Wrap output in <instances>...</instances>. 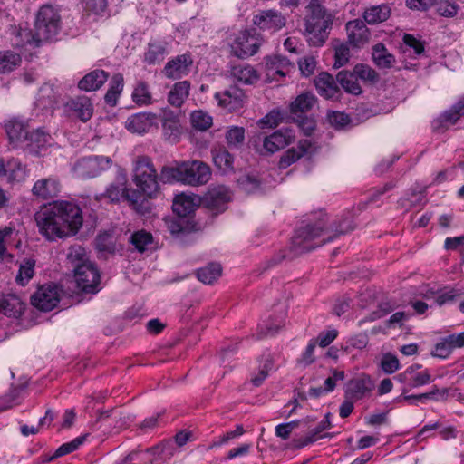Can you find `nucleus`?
<instances>
[{
  "label": "nucleus",
  "instance_id": "obj_1",
  "mask_svg": "<svg viewBox=\"0 0 464 464\" xmlns=\"http://www.w3.org/2000/svg\"><path fill=\"white\" fill-rule=\"evenodd\" d=\"M40 234L55 241L77 234L83 218L80 207L72 201L55 200L44 206L34 215Z\"/></svg>",
  "mask_w": 464,
  "mask_h": 464
},
{
  "label": "nucleus",
  "instance_id": "obj_2",
  "mask_svg": "<svg viewBox=\"0 0 464 464\" xmlns=\"http://www.w3.org/2000/svg\"><path fill=\"white\" fill-rule=\"evenodd\" d=\"M353 229L349 218L327 225V215L319 211L314 214L313 220L295 231L292 238V248L297 253L311 251Z\"/></svg>",
  "mask_w": 464,
  "mask_h": 464
},
{
  "label": "nucleus",
  "instance_id": "obj_3",
  "mask_svg": "<svg viewBox=\"0 0 464 464\" xmlns=\"http://www.w3.org/2000/svg\"><path fill=\"white\" fill-rule=\"evenodd\" d=\"M160 176L151 158L140 155L134 160L132 181L149 198H155L160 193Z\"/></svg>",
  "mask_w": 464,
  "mask_h": 464
},
{
  "label": "nucleus",
  "instance_id": "obj_4",
  "mask_svg": "<svg viewBox=\"0 0 464 464\" xmlns=\"http://www.w3.org/2000/svg\"><path fill=\"white\" fill-rule=\"evenodd\" d=\"M308 8L309 14L305 18V32L313 34L320 44H323L325 41L327 30L333 24V17L321 5L311 4Z\"/></svg>",
  "mask_w": 464,
  "mask_h": 464
},
{
  "label": "nucleus",
  "instance_id": "obj_5",
  "mask_svg": "<svg viewBox=\"0 0 464 464\" xmlns=\"http://www.w3.org/2000/svg\"><path fill=\"white\" fill-rule=\"evenodd\" d=\"M61 17L52 5H44L37 13L34 26L37 37L45 41L55 37L60 30Z\"/></svg>",
  "mask_w": 464,
  "mask_h": 464
},
{
  "label": "nucleus",
  "instance_id": "obj_6",
  "mask_svg": "<svg viewBox=\"0 0 464 464\" xmlns=\"http://www.w3.org/2000/svg\"><path fill=\"white\" fill-rule=\"evenodd\" d=\"M111 165L112 160L108 156H90L78 160L72 170L76 177L89 179L98 176Z\"/></svg>",
  "mask_w": 464,
  "mask_h": 464
},
{
  "label": "nucleus",
  "instance_id": "obj_7",
  "mask_svg": "<svg viewBox=\"0 0 464 464\" xmlns=\"http://www.w3.org/2000/svg\"><path fill=\"white\" fill-rule=\"evenodd\" d=\"M73 272L74 279L79 290L87 294H94L98 292L101 276L93 263L83 262L76 264V266L73 268Z\"/></svg>",
  "mask_w": 464,
  "mask_h": 464
},
{
  "label": "nucleus",
  "instance_id": "obj_8",
  "mask_svg": "<svg viewBox=\"0 0 464 464\" xmlns=\"http://www.w3.org/2000/svg\"><path fill=\"white\" fill-rule=\"evenodd\" d=\"M375 385L372 378L367 374H361L351 379L345 386L344 397L354 401L370 397Z\"/></svg>",
  "mask_w": 464,
  "mask_h": 464
},
{
  "label": "nucleus",
  "instance_id": "obj_9",
  "mask_svg": "<svg viewBox=\"0 0 464 464\" xmlns=\"http://www.w3.org/2000/svg\"><path fill=\"white\" fill-rule=\"evenodd\" d=\"M183 183L198 186L206 184L211 176L210 168L199 160L184 161Z\"/></svg>",
  "mask_w": 464,
  "mask_h": 464
},
{
  "label": "nucleus",
  "instance_id": "obj_10",
  "mask_svg": "<svg viewBox=\"0 0 464 464\" xmlns=\"http://www.w3.org/2000/svg\"><path fill=\"white\" fill-rule=\"evenodd\" d=\"M59 300L58 288L53 285L40 286L31 297L32 304L44 312L53 309L59 303Z\"/></svg>",
  "mask_w": 464,
  "mask_h": 464
},
{
  "label": "nucleus",
  "instance_id": "obj_11",
  "mask_svg": "<svg viewBox=\"0 0 464 464\" xmlns=\"http://www.w3.org/2000/svg\"><path fill=\"white\" fill-rule=\"evenodd\" d=\"M260 47V41L248 31H242L231 44L232 53L238 58H246L256 54Z\"/></svg>",
  "mask_w": 464,
  "mask_h": 464
},
{
  "label": "nucleus",
  "instance_id": "obj_12",
  "mask_svg": "<svg viewBox=\"0 0 464 464\" xmlns=\"http://www.w3.org/2000/svg\"><path fill=\"white\" fill-rule=\"evenodd\" d=\"M215 99L219 106L229 111H237L244 106L246 95L242 89L232 85L222 92H216Z\"/></svg>",
  "mask_w": 464,
  "mask_h": 464
},
{
  "label": "nucleus",
  "instance_id": "obj_13",
  "mask_svg": "<svg viewBox=\"0 0 464 464\" xmlns=\"http://www.w3.org/2000/svg\"><path fill=\"white\" fill-rule=\"evenodd\" d=\"M61 182L58 178L49 176L37 179L33 188L32 194L42 200L53 198L61 192Z\"/></svg>",
  "mask_w": 464,
  "mask_h": 464
},
{
  "label": "nucleus",
  "instance_id": "obj_14",
  "mask_svg": "<svg viewBox=\"0 0 464 464\" xmlns=\"http://www.w3.org/2000/svg\"><path fill=\"white\" fill-rule=\"evenodd\" d=\"M230 199L229 189L225 186H218L208 189L203 198V204L213 211L221 212L226 209V205Z\"/></svg>",
  "mask_w": 464,
  "mask_h": 464
},
{
  "label": "nucleus",
  "instance_id": "obj_15",
  "mask_svg": "<svg viewBox=\"0 0 464 464\" xmlns=\"http://www.w3.org/2000/svg\"><path fill=\"white\" fill-rule=\"evenodd\" d=\"M192 63L190 55H178L166 63L162 72L169 79H179L188 74Z\"/></svg>",
  "mask_w": 464,
  "mask_h": 464
},
{
  "label": "nucleus",
  "instance_id": "obj_16",
  "mask_svg": "<svg viewBox=\"0 0 464 464\" xmlns=\"http://www.w3.org/2000/svg\"><path fill=\"white\" fill-rule=\"evenodd\" d=\"M293 131L289 129L279 130L266 136L263 140V149L266 152L273 154L294 141Z\"/></svg>",
  "mask_w": 464,
  "mask_h": 464
},
{
  "label": "nucleus",
  "instance_id": "obj_17",
  "mask_svg": "<svg viewBox=\"0 0 464 464\" xmlns=\"http://www.w3.org/2000/svg\"><path fill=\"white\" fill-rule=\"evenodd\" d=\"M65 107L71 116L76 117L83 122L88 121L93 114V104L87 96L72 99Z\"/></svg>",
  "mask_w": 464,
  "mask_h": 464
},
{
  "label": "nucleus",
  "instance_id": "obj_18",
  "mask_svg": "<svg viewBox=\"0 0 464 464\" xmlns=\"http://www.w3.org/2000/svg\"><path fill=\"white\" fill-rule=\"evenodd\" d=\"M286 23V19L279 12L274 10L262 11L254 18V24L262 30L276 32L282 29Z\"/></svg>",
  "mask_w": 464,
  "mask_h": 464
},
{
  "label": "nucleus",
  "instance_id": "obj_19",
  "mask_svg": "<svg viewBox=\"0 0 464 464\" xmlns=\"http://www.w3.org/2000/svg\"><path fill=\"white\" fill-rule=\"evenodd\" d=\"M365 23L364 20L355 19L346 24L348 41L353 46L360 47L368 43L370 31Z\"/></svg>",
  "mask_w": 464,
  "mask_h": 464
},
{
  "label": "nucleus",
  "instance_id": "obj_20",
  "mask_svg": "<svg viewBox=\"0 0 464 464\" xmlns=\"http://www.w3.org/2000/svg\"><path fill=\"white\" fill-rule=\"evenodd\" d=\"M294 69V63L282 55L275 54L266 57V71L267 77L272 79H276V76L284 77Z\"/></svg>",
  "mask_w": 464,
  "mask_h": 464
},
{
  "label": "nucleus",
  "instance_id": "obj_21",
  "mask_svg": "<svg viewBox=\"0 0 464 464\" xmlns=\"http://www.w3.org/2000/svg\"><path fill=\"white\" fill-rule=\"evenodd\" d=\"M5 129L10 143L23 145L27 139L30 127L27 121L14 118L5 123Z\"/></svg>",
  "mask_w": 464,
  "mask_h": 464
},
{
  "label": "nucleus",
  "instance_id": "obj_22",
  "mask_svg": "<svg viewBox=\"0 0 464 464\" xmlns=\"http://www.w3.org/2000/svg\"><path fill=\"white\" fill-rule=\"evenodd\" d=\"M26 138L23 145L34 154H40L52 141L50 134L41 128L30 130Z\"/></svg>",
  "mask_w": 464,
  "mask_h": 464
},
{
  "label": "nucleus",
  "instance_id": "obj_23",
  "mask_svg": "<svg viewBox=\"0 0 464 464\" xmlns=\"http://www.w3.org/2000/svg\"><path fill=\"white\" fill-rule=\"evenodd\" d=\"M124 199L139 214L144 215L151 210L150 198L138 188H130L127 187Z\"/></svg>",
  "mask_w": 464,
  "mask_h": 464
},
{
  "label": "nucleus",
  "instance_id": "obj_24",
  "mask_svg": "<svg viewBox=\"0 0 464 464\" xmlns=\"http://www.w3.org/2000/svg\"><path fill=\"white\" fill-rule=\"evenodd\" d=\"M156 119L153 113H137L128 118L125 126L130 132L142 134L150 130Z\"/></svg>",
  "mask_w": 464,
  "mask_h": 464
},
{
  "label": "nucleus",
  "instance_id": "obj_25",
  "mask_svg": "<svg viewBox=\"0 0 464 464\" xmlns=\"http://www.w3.org/2000/svg\"><path fill=\"white\" fill-rule=\"evenodd\" d=\"M25 308L22 299L14 294L0 295V314L7 316L18 317Z\"/></svg>",
  "mask_w": 464,
  "mask_h": 464
},
{
  "label": "nucleus",
  "instance_id": "obj_26",
  "mask_svg": "<svg viewBox=\"0 0 464 464\" xmlns=\"http://www.w3.org/2000/svg\"><path fill=\"white\" fill-rule=\"evenodd\" d=\"M318 93L325 99L334 98L339 92L334 78L328 72L319 73L314 80Z\"/></svg>",
  "mask_w": 464,
  "mask_h": 464
},
{
  "label": "nucleus",
  "instance_id": "obj_27",
  "mask_svg": "<svg viewBox=\"0 0 464 464\" xmlns=\"http://www.w3.org/2000/svg\"><path fill=\"white\" fill-rule=\"evenodd\" d=\"M392 14V7L388 4L371 5L362 13L363 20L371 25L387 21Z\"/></svg>",
  "mask_w": 464,
  "mask_h": 464
},
{
  "label": "nucleus",
  "instance_id": "obj_28",
  "mask_svg": "<svg viewBox=\"0 0 464 464\" xmlns=\"http://www.w3.org/2000/svg\"><path fill=\"white\" fill-rule=\"evenodd\" d=\"M109 73L103 70H94L87 73L78 83L81 90L91 92L100 89L108 80Z\"/></svg>",
  "mask_w": 464,
  "mask_h": 464
},
{
  "label": "nucleus",
  "instance_id": "obj_29",
  "mask_svg": "<svg viewBox=\"0 0 464 464\" xmlns=\"http://www.w3.org/2000/svg\"><path fill=\"white\" fill-rule=\"evenodd\" d=\"M336 80L346 92L353 95L362 93V88L358 83V77L354 69L353 72L347 70L340 71L336 75Z\"/></svg>",
  "mask_w": 464,
  "mask_h": 464
},
{
  "label": "nucleus",
  "instance_id": "obj_30",
  "mask_svg": "<svg viewBox=\"0 0 464 464\" xmlns=\"http://www.w3.org/2000/svg\"><path fill=\"white\" fill-rule=\"evenodd\" d=\"M232 77L244 84H254L259 80V74L249 64H237L231 68Z\"/></svg>",
  "mask_w": 464,
  "mask_h": 464
},
{
  "label": "nucleus",
  "instance_id": "obj_31",
  "mask_svg": "<svg viewBox=\"0 0 464 464\" xmlns=\"http://www.w3.org/2000/svg\"><path fill=\"white\" fill-rule=\"evenodd\" d=\"M461 116H464V98L460 100L450 111L444 112L440 119L434 121L433 128L438 130L440 127L444 128L449 125H453Z\"/></svg>",
  "mask_w": 464,
  "mask_h": 464
},
{
  "label": "nucleus",
  "instance_id": "obj_32",
  "mask_svg": "<svg viewBox=\"0 0 464 464\" xmlns=\"http://www.w3.org/2000/svg\"><path fill=\"white\" fill-rule=\"evenodd\" d=\"M5 173L9 182H20L26 177V167L20 160L10 158L5 160Z\"/></svg>",
  "mask_w": 464,
  "mask_h": 464
},
{
  "label": "nucleus",
  "instance_id": "obj_33",
  "mask_svg": "<svg viewBox=\"0 0 464 464\" xmlns=\"http://www.w3.org/2000/svg\"><path fill=\"white\" fill-rule=\"evenodd\" d=\"M190 83L188 81L176 82L168 95V102L175 107H180L189 94Z\"/></svg>",
  "mask_w": 464,
  "mask_h": 464
},
{
  "label": "nucleus",
  "instance_id": "obj_34",
  "mask_svg": "<svg viewBox=\"0 0 464 464\" xmlns=\"http://www.w3.org/2000/svg\"><path fill=\"white\" fill-rule=\"evenodd\" d=\"M184 161L176 162L174 166H163L160 179L163 183L182 182L184 179Z\"/></svg>",
  "mask_w": 464,
  "mask_h": 464
},
{
  "label": "nucleus",
  "instance_id": "obj_35",
  "mask_svg": "<svg viewBox=\"0 0 464 464\" xmlns=\"http://www.w3.org/2000/svg\"><path fill=\"white\" fill-rule=\"evenodd\" d=\"M215 166L223 173H227L233 169L234 158L227 149L215 148L211 150Z\"/></svg>",
  "mask_w": 464,
  "mask_h": 464
},
{
  "label": "nucleus",
  "instance_id": "obj_36",
  "mask_svg": "<svg viewBox=\"0 0 464 464\" xmlns=\"http://www.w3.org/2000/svg\"><path fill=\"white\" fill-rule=\"evenodd\" d=\"M425 203V188H411L407 195L399 200V204L406 210L424 206Z\"/></svg>",
  "mask_w": 464,
  "mask_h": 464
},
{
  "label": "nucleus",
  "instance_id": "obj_37",
  "mask_svg": "<svg viewBox=\"0 0 464 464\" xmlns=\"http://www.w3.org/2000/svg\"><path fill=\"white\" fill-rule=\"evenodd\" d=\"M372 59L379 68L388 69L393 66L395 57L389 53L382 44H377L372 48Z\"/></svg>",
  "mask_w": 464,
  "mask_h": 464
},
{
  "label": "nucleus",
  "instance_id": "obj_38",
  "mask_svg": "<svg viewBox=\"0 0 464 464\" xmlns=\"http://www.w3.org/2000/svg\"><path fill=\"white\" fill-rule=\"evenodd\" d=\"M165 224L169 233L177 237L183 238L190 236L192 229L182 217L167 218Z\"/></svg>",
  "mask_w": 464,
  "mask_h": 464
},
{
  "label": "nucleus",
  "instance_id": "obj_39",
  "mask_svg": "<svg viewBox=\"0 0 464 464\" xmlns=\"http://www.w3.org/2000/svg\"><path fill=\"white\" fill-rule=\"evenodd\" d=\"M127 188V179L125 176H118L112 183L109 185L105 191V197L111 202H120L125 197Z\"/></svg>",
  "mask_w": 464,
  "mask_h": 464
},
{
  "label": "nucleus",
  "instance_id": "obj_40",
  "mask_svg": "<svg viewBox=\"0 0 464 464\" xmlns=\"http://www.w3.org/2000/svg\"><path fill=\"white\" fill-rule=\"evenodd\" d=\"M123 89V76L121 73H115L111 82H110V87L107 91L104 99L105 102L114 106L117 102L118 97L122 92Z\"/></svg>",
  "mask_w": 464,
  "mask_h": 464
},
{
  "label": "nucleus",
  "instance_id": "obj_41",
  "mask_svg": "<svg viewBox=\"0 0 464 464\" xmlns=\"http://www.w3.org/2000/svg\"><path fill=\"white\" fill-rule=\"evenodd\" d=\"M316 99L313 94L302 93L291 103V112L295 114L307 112L313 108Z\"/></svg>",
  "mask_w": 464,
  "mask_h": 464
},
{
  "label": "nucleus",
  "instance_id": "obj_42",
  "mask_svg": "<svg viewBox=\"0 0 464 464\" xmlns=\"http://www.w3.org/2000/svg\"><path fill=\"white\" fill-rule=\"evenodd\" d=\"M222 268L219 264L211 263L197 271V276L204 284H213L220 276Z\"/></svg>",
  "mask_w": 464,
  "mask_h": 464
},
{
  "label": "nucleus",
  "instance_id": "obj_43",
  "mask_svg": "<svg viewBox=\"0 0 464 464\" xmlns=\"http://www.w3.org/2000/svg\"><path fill=\"white\" fill-rule=\"evenodd\" d=\"M172 209L178 216L185 218L194 210L193 200L188 196L179 195L173 200Z\"/></svg>",
  "mask_w": 464,
  "mask_h": 464
},
{
  "label": "nucleus",
  "instance_id": "obj_44",
  "mask_svg": "<svg viewBox=\"0 0 464 464\" xmlns=\"http://www.w3.org/2000/svg\"><path fill=\"white\" fill-rule=\"evenodd\" d=\"M21 63L19 54L11 52H0V72L7 73L14 71Z\"/></svg>",
  "mask_w": 464,
  "mask_h": 464
},
{
  "label": "nucleus",
  "instance_id": "obj_45",
  "mask_svg": "<svg viewBox=\"0 0 464 464\" xmlns=\"http://www.w3.org/2000/svg\"><path fill=\"white\" fill-rule=\"evenodd\" d=\"M96 249L100 253L113 254L116 251V240L112 234L102 233L95 239Z\"/></svg>",
  "mask_w": 464,
  "mask_h": 464
},
{
  "label": "nucleus",
  "instance_id": "obj_46",
  "mask_svg": "<svg viewBox=\"0 0 464 464\" xmlns=\"http://www.w3.org/2000/svg\"><path fill=\"white\" fill-rule=\"evenodd\" d=\"M165 53L166 48L162 44H150L148 51L144 54V61L149 64L159 63L164 59Z\"/></svg>",
  "mask_w": 464,
  "mask_h": 464
},
{
  "label": "nucleus",
  "instance_id": "obj_47",
  "mask_svg": "<svg viewBox=\"0 0 464 464\" xmlns=\"http://www.w3.org/2000/svg\"><path fill=\"white\" fill-rule=\"evenodd\" d=\"M326 429H328V425L319 423L307 435L298 439H295L293 440L294 446L300 449L316 441L319 438L323 437L319 436V434ZM326 435H324V437Z\"/></svg>",
  "mask_w": 464,
  "mask_h": 464
},
{
  "label": "nucleus",
  "instance_id": "obj_48",
  "mask_svg": "<svg viewBox=\"0 0 464 464\" xmlns=\"http://www.w3.org/2000/svg\"><path fill=\"white\" fill-rule=\"evenodd\" d=\"M226 140L228 147L240 148L245 141V129L238 126L228 128L226 131Z\"/></svg>",
  "mask_w": 464,
  "mask_h": 464
},
{
  "label": "nucleus",
  "instance_id": "obj_49",
  "mask_svg": "<svg viewBox=\"0 0 464 464\" xmlns=\"http://www.w3.org/2000/svg\"><path fill=\"white\" fill-rule=\"evenodd\" d=\"M35 261L33 259H24L19 267L18 274L16 276V282L21 285H26L29 280L34 276V274Z\"/></svg>",
  "mask_w": 464,
  "mask_h": 464
},
{
  "label": "nucleus",
  "instance_id": "obj_50",
  "mask_svg": "<svg viewBox=\"0 0 464 464\" xmlns=\"http://www.w3.org/2000/svg\"><path fill=\"white\" fill-rule=\"evenodd\" d=\"M190 122L193 128L204 131L211 127L212 117L203 111H195L190 115Z\"/></svg>",
  "mask_w": 464,
  "mask_h": 464
},
{
  "label": "nucleus",
  "instance_id": "obj_51",
  "mask_svg": "<svg viewBox=\"0 0 464 464\" xmlns=\"http://www.w3.org/2000/svg\"><path fill=\"white\" fill-rule=\"evenodd\" d=\"M130 242L139 252H144L146 246L152 243V237L150 233L140 230L130 236Z\"/></svg>",
  "mask_w": 464,
  "mask_h": 464
},
{
  "label": "nucleus",
  "instance_id": "obj_52",
  "mask_svg": "<svg viewBox=\"0 0 464 464\" xmlns=\"http://www.w3.org/2000/svg\"><path fill=\"white\" fill-rule=\"evenodd\" d=\"M133 101L138 104H150L151 94L149 86L145 82H139L132 93Z\"/></svg>",
  "mask_w": 464,
  "mask_h": 464
},
{
  "label": "nucleus",
  "instance_id": "obj_53",
  "mask_svg": "<svg viewBox=\"0 0 464 464\" xmlns=\"http://www.w3.org/2000/svg\"><path fill=\"white\" fill-rule=\"evenodd\" d=\"M14 228L5 227L0 230V259L12 258V255L8 254L6 246L11 243Z\"/></svg>",
  "mask_w": 464,
  "mask_h": 464
},
{
  "label": "nucleus",
  "instance_id": "obj_54",
  "mask_svg": "<svg viewBox=\"0 0 464 464\" xmlns=\"http://www.w3.org/2000/svg\"><path fill=\"white\" fill-rule=\"evenodd\" d=\"M353 69L358 79L360 78L361 80L370 83H375L379 80V74L375 70L366 64L359 63L355 65Z\"/></svg>",
  "mask_w": 464,
  "mask_h": 464
},
{
  "label": "nucleus",
  "instance_id": "obj_55",
  "mask_svg": "<svg viewBox=\"0 0 464 464\" xmlns=\"http://www.w3.org/2000/svg\"><path fill=\"white\" fill-rule=\"evenodd\" d=\"M437 12L444 17H453L457 14L459 6L456 3L450 0H436L435 5Z\"/></svg>",
  "mask_w": 464,
  "mask_h": 464
},
{
  "label": "nucleus",
  "instance_id": "obj_56",
  "mask_svg": "<svg viewBox=\"0 0 464 464\" xmlns=\"http://www.w3.org/2000/svg\"><path fill=\"white\" fill-rule=\"evenodd\" d=\"M163 134L167 139L176 140L179 135V124L176 120L165 119L162 122Z\"/></svg>",
  "mask_w": 464,
  "mask_h": 464
},
{
  "label": "nucleus",
  "instance_id": "obj_57",
  "mask_svg": "<svg viewBox=\"0 0 464 464\" xmlns=\"http://www.w3.org/2000/svg\"><path fill=\"white\" fill-rule=\"evenodd\" d=\"M350 59V49L349 47L342 44L335 47V53H334V68H340L343 65H345Z\"/></svg>",
  "mask_w": 464,
  "mask_h": 464
},
{
  "label": "nucleus",
  "instance_id": "obj_58",
  "mask_svg": "<svg viewBox=\"0 0 464 464\" xmlns=\"http://www.w3.org/2000/svg\"><path fill=\"white\" fill-rule=\"evenodd\" d=\"M67 258L73 266V268L76 266V264H81L83 262H90L86 258V253H85L84 248L82 247L81 246H72L69 249Z\"/></svg>",
  "mask_w": 464,
  "mask_h": 464
},
{
  "label": "nucleus",
  "instance_id": "obj_59",
  "mask_svg": "<svg viewBox=\"0 0 464 464\" xmlns=\"http://www.w3.org/2000/svg\"><path fill=\"white\" fill-rule=\"evenodd\" d=\"M18 36L21 38L22 45L30 44L39 46L41 43L46 42L45 40L37 37V32L35 29L34 33L28 29H20Z\"/></svg>",
  "mask_w": 464,
  "mask_h": 464
},
{
  "label": "nucleus",
  "instance_id": "obj_60",
  "mask_svg": "<svg viewBox=\"0 0 464 464\" xmlns=\"http://www.w3.org/2000/svg\"><path fill=\"white\" fill-rule=\"evenodd\" d=\"M83 440H84V437H78L68 443L63 444L56 450V451L52 459L61 457V456L69 454L71 452H73L80 447V445L82 444Z\"/></svg>",
  "mask_w": 464,
  "mask_h": 464
},
{
  "label": "nucleus",
  "instance_id": "obj_61",
  "mask_svg": "<svg viewBox=\"0 0 464 464\" xmlns=\"http://www.w3.org/2000/svg\"><path fill=\"white\" fill-rule=\"evenodd\" d=\"M238 184L241 189L246 193H254L260 187L259 180L256 177L249 175H246L240 178Z\"/></svg>",
  "mask_w": 464,
  "mask_h": 464
},
{
  "label": "nucleus",
  "instance_id": "obj_62",
  "mask_svg": "<svg viewBox=\"0 0 464 464\" xmlns=\"http://www.w3.org/2000/svg\"><path fill=\"white\" fill-rule=\"evenodd\" d=\"M400 363L396 356L387 353L381 362V367L388 374L395 372L399 369Z\"/></svg>",
  "mask_w": 464,
  "mask_h": 464
},
{
  "label": "nucleus",
  "instance_id": "obj_63",
  "mask_svg": "<svg viewBox=\"0 0 464 464\" xmlns=\"http://www.w3.org/2000/svg\"><path fill=\"white\" fill-rule=\"evenodd\" d=\"M328 121L329 123L336 129H341L348 125L350 122L349 116L340 111L330 112L328 114Z\"/></svg>",
  "mask_w": 464,
  "mask_h": 464
},
{
  "label": "nucleus",
  "instance_id": "obj_64",
  "mask_svg": "<svg viewBox=\"0 0 464 464\" xmlns=\"http://www.w3.org/2000/svg\"><path fill=\"white\" fill-rule=\"evenodd\" d=\"M302 152H299L297 149L292 148L285 151V153L281 157L279 161V167L281 169H285L297 160L302 157Z\"/></svg>",
  "mask_w": 464,
  "mask_h": 464
}]
</instances>
